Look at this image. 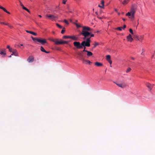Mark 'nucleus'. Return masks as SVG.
<instances>
[{
    "mask_svg": "<svg viewBox=\"0 0 155 155\" xmlns=\"http://www.w3.org/2000/svg\"><path fill=\"white\" fill-rule=\"evenodd\" d=\"M114 83H115L116 85H117L118 86L122 88H124L126 86V85L125 84H117L115 82H114Z\"/></svg>",
    "mask_w": 155,
    "mask_h": 155,
    "instance_id": "nucleus-14",
    "label": "nucleus"
},
{
    "mask_svg": "<svg viewBox=\"0 0 155 155\" xmlns=\"http://www.w3.org/2000/svg\"><path fill=\"white\" fill-rule=\"evenodd\" d=\"M83 63H85V64H90L91 63V62L90 61L87 60H85L84 59H83Z\"/></svg>",
    "mask_w": 155,
    "mask_h": 155,
    "instance_id": "nucleus-17",
    "label": "nucleus"
},
{
    "mask_svg": "<svg viewBox=\"0 0 155 155\" xmlns=\"http://www.w3.org/2000/svg\"><path fill=\"white\" fill-rule=\"evenodd\" d=\"M31 38L35 42L36 41H38V39H39V38H34L33 37H31Z\"/></svg>",
    "mask_w": 155,
    "mask_h": 155,
    "instance_id": "nucleus-24",
    "label": "nucleus"
},
{
    "mask_svg": "<svg viewBox=\"0 0 155 155\" xmlns=\"http://www.w3.org/2000/svg\"><path fill=\"white\" fill-rule=\"evenodd\" d=\"M9 51L11 52H12L13 51H12V48H10L9 49Z\"/></svg>",
    "mask_w": 155,
    "mask_h": 155,
    "instance_id": "nucleus-45",
    "label": "nucleus"
},
{
    "mask_svg": "<svg viewBox=\"0 0 155 155\" xmlns=\"http://www.w3.org/2000/svg\"><path fill=\"white\" fill-rule=\"evenodd\" d=\"M67 1V0H63V4H66V2Z\"/></svg>",
    "mask_w": 155,
    "mask_h": 155,
    "instance_id": "nucleus-42",
    "label": "nucleus"
},
{
    "mask_svg": "<svg viewBox=\"0 0 155 155\" xmlns=\"http://www.w3.org/2000/svg\"><path fill=\"white\" fill-rule=\"evenodd\" d=\"M94 36V34H92L91 33V34L90 35V36H89L90 37H88V38H90L91 37H93Z\"/></svg>",
    "mask_w": 155,
    "mask_h": 155,
    "instance_id": "nucleus-40",
    "label": "nucleus"
},
{
    "mask_svg": "<svg viewBox=\"0 0 155 155\" xmlns=\"http://www.w3.org/2000/svg\"><path fill=\"white\" fill-rule=\"evenodd\" d=\"M122 27H119L117 28V29L119 30L120 31H121L122 30Z\"/></svg>",
    "mask_w": 155,
    "mask_h": 155,
    "instance_id": "nucleus-37",
    "label": "nucleus"
},
{
    "mask_svg": "<svg viewBox=\"0 0 155 155\" xmlns=\"http://www.w3.org/2000/svg\"><path fill=\"white\" fill-rule=\"evenodd\" d=\"M20 5L22 7V8H23V6H24L23 5V4L20 1Z\"/></svg>",
    "mask_w": 155,
    "mask_h": 155,
    "instance_id": "nucleus-44",
    "label": "nucleus"
},
{
    "mask_svg": "<svg viewBox=\"0 0 155 155\" xmlns=\"http://www.w3.org/2000/svg\"><path fill=\"white\" fill-rule=\"evenodd\" d=\"M126 25H124V26H123V27L122 28H123L124 29V28H126Z\"/></svg>",
    "mask_w": 155,
    "mask_h": 155,
    "instance_id": "nucleus-51",
    "label": "nucleus"
},
{
    "mask_svg": "<svg viewBox=\"0 0 155 155\" xmlns=\"http://www.w3.org/2000/svg\"><path fill=\"white\" fill-rule=\"evenodd\" d=\"M107 61L110 64H112V61L110 59L109 60H108Z\"/></svg>",
    "mask_w": 155,
    "mask_h": 155,
    "instance_id": "nucleus-43",
    "label": "nucleus"
},
{
    "mask_svg": "<svg viewBox=\"0 0 155 155\" xmlns=\"http://www.w3.org/2000/svg\"><path fill=\"white\" fill-rule=\"evenodd\" d=\"M146 85L147 88L149 89L150 91L151 90L153 86V84H151L149 83H147L146 84Z\"/></svg>",
    "mask_w": 155,
    "mask_h": 155,
    "instance_id": "nucleus-7",
    "label": "nucleus"
},
{
    "mask_svg": "<svg viewBox=\"0 0 155 155\" xmlns=\"http://www.w3.org/2000/svg\"><path fill=\"white\" fill-rule=\"evenodd\" d=\"M71 38V36H66L65 35L63 36V38H64L65 39H67V38Z\"/></svg>",
    "mask_w": 155,
    "mask_h": 155,
    "instance_id": "nucleus-26",
    "label": "nucleus"
},
{
    "mask_svg": "<svg viewBox=\"0 0 155 155\" xmlns=\"http://www.w3.org/2000/svg\"><path fill=\"white\" fill-rule=\"evenodd\" d=\"M38 17H39L40 18H41L42 17L41 16V15H38Z\"/></svg>",
    "mask_w": 155,
    "mask_h": 155,
    "instance_id": "nucleus-57",
    "label": "nucleus"
},
{
    "mask_svg": "<svg viewBox=\"0 0 155 155\" xmlns=\"http://www.w3.org/2000/svg\"><path fill=\"white\" fill-rule=\"evenodd\" d=\"M23 9L26 10L27 11L28 13H30V12L29 11V10L26 7H25V6H23Z\"/></svg>",
    "mask_w": 155,
    "mask_h": 155,
    "instance_id": "nucleus-23",
    "label": "nucleus"
},
{
    "mask_svg": "<svg viewBox=\"0 0 155 155\" xmlns=\"http://www.w3.org/2000/svg\"><path fill=\"white\" fill-rule=\"evenodd\" d=\"M127 39L128 41L131 42L133 40V38H132V36L130 34H129L128 36L127 37Z\"/></svg>",
    "mask_w": 155,
    "mask_h": 155,
    "instance_id": "nucleus-9",
    "label": "nucleus"
},
{
    "mask_svg": "<svg viewBox=\"0 0 155 155\" xmlns=\"http://www.w3.org/2000/svg\"><path fill=\"white\" fill-rule=\"evenodd\" d=\"M63 28V29L61 30V33L62 34H63L64 33V32L65 30L64 29V28Z\"/></svg>",
    "mask_w": 155,
    "mask_h": 155,
    "instance_id": "nucleus-39",
    "label": "nucleus"
},
{
    "mask_svg": "<svg viewBox=\"0 0 155 155\" xmlns=\"http://www.w3.org/2000/svg\"><path fill=\"white\" fill-rule=\"evenodd\" d=\"M87 55L88 56H91L93 55V53L91 51H87Z\"/></svg>",
    "mask_w": 155,
    "mask_h": 155,
    "instance_id": "nucleus-21",
    "label": "nucleus"
},
{
    "mask_svg": "<svg viewBox=\"0 0 155 155\" xmlns=\"http://www.w3.org/2000/svg\"><path fill=\"white\" fill-rule=\"evenodd\" d=\"M68 41H62V40H61V41H59L58 42H56V43L58 44V45L68 44Z\"/></svg>",
    "mask_w": 155,
    "mask_h": 155,
    "instance_id": "nucleus-8",
    "label": "nucleus"
},
{
    "mask_svg": "<svg viewBox=\"0 0 155 155\" xmlns=\"http://www.w3.org/2000/svg\"><path fill=\"white\" fill-rule=\"evenodd\" d=\"M95 13L97 15L98 13H97V12H95Z\"/></svg>",
    "mask_w": 155,
    "mask_h": 155,
    "instance_id": "nucleus-62",
    "label": "nucleus"
},
{
    "mask_svg": "<svg viewBox=\"0 0 155 155\" xmlns=\"http://www.w3.org/2000/svg\"><path fill=\"white\" fill-rule=\"evenodd\" d=\"M95 64L98 67L101 66L103 65V64L102 63L99 62H96L95 63Z\"/></svg>",
    "mask_w": 155,
    "mask_h": 155,
    "instance_id": "nucleus-20",
    "label": "nucleus"
},
{
    "mask_svg": "<svg viewBox=\"0 0 155 155\" xmlns=\"http://www.w3.org/2000/svg\"><path fill=\"white\" fill-rule=\"evenodd\" d=\"M9 27H10V28H12V26H9Z\"/></svg>",
    "mask_w": 155,
    "mask_h": 155,
    "instance_id": "nucleus-64",
    "label": "nucleus"
},
{
    "mask_svg": "<svg viewBox=\"0 0 155 155\" xmlns=\"http://www.w3.org/2000/svg\"><path fill=\"white\" fill-rule=\"evenodd\" d=\"M11 48L10 47V46L9 45H8L7 46V48L9 49V48Z\"/></svg>",
    "mask_w": 155,
    "mask_h": 155,
    "instance_id": "nucleus-49",
    "label": "nucleus"
},
{
    "mask_svg": "<svg viewBox=\"0 0 155 155\" xmlns=\"http://www.w3.org/2000/svg\"><path fill=\"white\" fill-rule=\"evenodd\" d=\"M131 58L132 60H135V58H133V57H132Z\"/></svg>",
    "mask_w": 155,
    "mask_h": 155,
    "instance_id": "nucleus-56",
    "label": "nucleus"
},
{
    "mask_svg": "<svg viewBox=\"0 0 155 155\" xmlns=\"http://www.w3.org/2000/svg\"><path fill=\"white\" fill-rule=\"evenodd\" d=\"M87 50H86L85 49H84L83 51H81V52H87Z\"/></svg>",
    "mask_w": 155,
    "mask_h": 155,
    "instance_id": "nucleus-47",
    "label": "nucleus"
},
{
    "mask_svg": "<svg viewBox=\"0 0 155 155\" xmlns=\"http://www.w3.org/2000/svg\"><path fill=\"white\" fill-rule=\"evenodd\" d=\"M73 45L77 49H80L82 48L81 43H80L79 41H75L74 42Z\"/></svg>",
    "mask_w": 155,
    "mask_h": 155,
    "instance_id": "nucleus-2",
    "label": "nucleus"
},
{
    "mask_svg": "<svg viewBox=\"0 0 155 155\" xmlns=\"http://www.w3.org/2000/svg\"><path fill=\"white\" fill-rule=\"evenodd\" d=\"M38 42L40 43L41 45H43L45 43H47V42L45 38L42 39H38Z\"/></svg>",
    "mask_w": 155,
    "mask_h": 155,
    "instance_id": "nucleus-4",
    "label": "nucleus"
},
{
    "mask_svg": "<svg viewBox=\"0 0 155 155\" xmlns=\"http://www.w3.org/2000/svg\"><path fill=\"white\" fill-rule=\"evenodd\" d=\"M70 39L73 40L77 41L78 40V38L74 35L71 36Z\"/></svg>",
    "mask_w": 155,
    "mask_h": 155,
    "instance_id": "nucleus-13",
    "label": "nucleus"
},
{
    "mask_svg": "<svg viewBox=\"0 0 155 155\" xmlns=\"http://www.w3.org/2000/svg\"><path fill=\"white\" fill-rule=\"evenodd\" d=\"M34 61V59L33 58H31L30 57H29L27 59V61L29 62H32Z\"/></svg>",
    "mask_w": 155,
    "mask_h": 155,
    "instance_id": "nucleus-19",
    "label": "nucleus"
},
{
    "mask_svg": "<svg viewBox=\"0 0 155 155\" xmlns=\"http://www.w3.org/2000/svg\"><path fill=\"white\" fill-rule=\"evenodd\" d=\"M5 25L9 26V24L8 23H5Z\"/></svg>",
    "mask_w": 155,
    "mask_h": 155,
    "instance_id": "nucleus-53",
    "label": "nucleus"
},
{
    "mask_svg": "<svg viewBox=\"0 0 155 155\" xmlns=\"http://www.w3.org/2000/svg\"><path fill=\"white\" fill-rule=\"evenodd\" d=\"M104 1L103 0H102L101 1V4L102 5H103V6H104Z\"/></svg>",
    "mask_w": 155,
    "mask_h": 155,
    "instance_id": "nucleus-41",
    "label": "nucleus"
},
{
    "mask_svg": "<svg viewBox=\"0 0 155 155\" xmlns=\"http://www.w3.org/2000/svg\"><path fill=\"white\" fill-rule=\"evenodd\" d=\"M86 46H83V48H84V49H85L86 48Z\"/></svg>",
    "mask_w": 155,
    "mask_h": 155,
    "instance_id": "nucleus-55",
    "label": "nucleus"
},
{
    "mask_svg": "<svg viewBox=\"0 0 155 155\" xmlns=\"http://www.w3.org/2000/svg\"><path fill=\"white\" fill-rule=\"evenodd\" d=\"M91 41L90 38H87V42L86 46L89 47L90 46V43Z\"/></svg>",
    "mask_w": 155,
    "mask_h": 155,
    "instance_id": "nucleus-10",
    "label": "nucleus"
},
{
    "mask_svg": "<svg viewBox=\"0 0 155 155\" xmlns=\"http://www.w3.org/2000/svg\"><path fill=\"white\" fill-rule=\"evenodd\" d=\"M75 25L76 26V27L77 28H79L82 27L81 26L78 25V24H77V23H75Z\"/></svg>",
    "mask_w": 155,
    "mask_h": 155,
    "instance_id": "nucleus-32",
    "label": "nucleus"
},
{
    "mask_svg": "<svg viewBox=\"0 0 155 155\" xmlns=\"http://www.w3.org/2000/svg\"><path fill=\"white\" fill-rule=\"evenodd\" d=\"M12 54H11V55H14L15 56H18V54L17 52V51L16 49H14V51H13L12 52Z\"/></svg>",
    "mask_w": 155,
    "mask_h": 155,
    "instance_id": "nucleus-11",
    "label": "nucleus"
},
{
    "mask_svg": "<svg viewBox=\"0 0 155 155\" xmlns=\"http://www.w3.org/2000/svg\"><path fill=\"white\" fill-rule=\"evenodd\" d=\"M49 40L51 41H53L55 43L56 45H58V44H57V42H58V39H53V38H50Z\"/></svg>",
    "mask_w": 155,
    "mask_h": 155,
    "instance_id": "nucleus-12",
    "label": "nucleus"
},
{
    "mask_svg": "<svg viewBox=\"0 0 155 155\" xmlns=\"http://www.w3.org/2000/svg\"><path fill=\"white\" fill-rule=\"evenodd\" d=\"M81 34L84 36L83 39L84 40H86L87 38H88L91 34V32L88 31H82Z\"/></svg>",
    "mask_w": 155,
    "mask_h": 155,
    "instance_id": "nucleus-1",
    "label": "nucleus"
},
{
    "mask_svg": "<svg viewBox=\"0 0 155 155\" xmlns=\"http://www.w3.org/2000/svg\"><path fill=\"white\" fill-rule=\"evenodd\" d=\"M87 39L86 40H84L81 43V46L82 47V48H83V46H85L86 45Z\"/></svg>",
    "mask_w": 155,
    "mask_h": 155,
    "instance_id": "nucleus-16",
    "label": "nucleus"
},
{
    "mask_svg": "<svg viewBox=\"0 0 155 155\" xmlns=\"http://www.w3.org/2000/svg\"><path fill=\"white\" fill-rule=\"evenodd\" d=\"M45 53H49V51H45Z\"/></svg>",
    "mask_w": 155,
    "mask_h": 155,
    "instance_id": "nucleus-54",
    "label": "nucleus"
},
{
    "mask_svg": "<svg viewBox=\"0 0 155 155\" xmlns=\"http://www.w3.org/2000/svg\"><path fill=\"white\" fill-rule=\"evenodd\" d=\"M131 15V14L130 13V12H128L126 14V16H129V17Z\"/></svg>",
    "mask_w": 155,
    "mask_h": 155,
    "instance_id": "nucleus-34",
    "label": "nucleus"
},
{
    "mask_svg": "<svg viewBox=\"0 0 155 155\" xmlns=\"http://www.w3.org/2000/svg\"><path fill=\"white\" fill-rule=\"evenodd\" d=\"M0 54L2 55H5L6 54V53L5 52H3L2 51H1L0 52Z\"/></svg>",
    "mask_w": 155,
    "mask_h": 155,
    "instance_id": "nucleus-31",
    "label": "nucleus"
},
{
    "mask_svg": "<svg viewBox=\"0 0 155 155\" xmlns=\"http://www.w3.org/2000/svg\"><path fill=\"white\" fill-rule=\"evenodd\" d=\"M122 20H123L124 21H125V20H126V19H125V18H122Z\"/></svg>",
    "mask_w": 155,
    "mask_h": 155,
    "instance_id": "nucleus-58",
    "label": "nucleus"
},
{
    "mask_svg": "<svg viewBox=\"0 0 155 155\" xmlns=\"http://www.w3.org/2000/svg\"><path fill=\"white\" fill-rule=\"evenodd\" d=\"M154 54L151 57L152 58L154 57Z\"/></svg>",
    "mask_w": 155,
    "mask_h": 155,
    "instance_id": "nucleus-60",
    "label": "nucleus"
},
{
    "mask_svg": "<svg viewBox=\"0 0 155 155\" xmlns=\"http://www.w3.org/2000/svg\"><path fill=\"white\" fill-rule=\"evenodd\" d=\"M129 1V0H124L122 3L124 5H126L128 2Z\"/></svg>",
    "mask_w": 155,
    "mask_h": 155,
    "instance_id": "nucleus-22",
    "label": "nucleus"
},
{
    "mask_svg": "<svg viewBox=\"0 0 155 155\" xmlns=\"http://www.w3.org/2000/svg\"><path fill=\"white\" fill-rule=\"evenodd\" d=\"M68 10L70 13H72V11L69 8H68Z\"/></svg>",
    "mask_w": 155,
    "mask_h": 155,
    "instance_id": "nucleus-46",
    "label": "nucleus"
},
{
    "mask_svg": "<svg viewBox=\"0 0 155 155\" xmlns=\"http://www.w3.org/2000/svg\"><path fill=\"white\" fill-rule=\"evenodd\" d=\"M5 12L8 14H10V13L7 10Z\"/></svg>",
    "mask_w": 155,
    "mask_h": 155,
    "instance_id": "nucleus-52",
    "label": "nucleus"
},
{
    "mask_svg": "<svg viewBox=\"0 0 155 155\" xmlns=\"http://www.w3.org/2000/svg\"><path fill=\"white\" fill-rule=\"evenodd\" d=\"M134 37L137 40H138L140 41H142L143 38V37L142 36H134Z\"/></svg>",
    "mask_w": 155,
    "mask_h": 155,
    "instance_id": "nucleus-6",
    "label": "nucleus"
},
{
    "mask_svg": "<svg viewBox=\"0 0 155 155\" xmlns=\"http://www.w3.org/2000/svg\"><path fill=\"white\" fill-rule=\"evenodd\" d=\"M0 8L3 10L5 12L6 11V10L4 7L0 5Z\"/></svg>",
    "mask_w": 155,
    "mask_h": 155,
    "instance_id": "nucleus-30",
    "label": "nucleus"
},
{
    "mask_svg": "<svg viewBox=\"0 0 155 155\" xmlns=\"http://www.w3.org/2000/svg\"><path fill=\"white\" fill-rule=\"evenodd\" d=\"M12 55H10L9 56H8V57H9V58H11V57H12Z\"/></svg>",
    "mask_w": 155,
    "mask_h": 155,
    "instance_id": "nucleus-61",
    "label": "nucleus"
},
{
    "mask_svg": "<svg viewBox=\"0 0 155 155\" xmlns=\"http://www.w3.org/2000/svg\"><path fill=\"white\" fill-rule=\"evenodd\" d=\"M98 45V44L96 42H95L94 45L93 46V48H95L96 46Z\"/></svg>",
    "mask_w": 155,
    "mask_h": 155,
    "instance_id": "nucleus-35",
    "label": "nucleus"
},
{
    "mask_svg": "<svg viewBox=\"0 0 155 155\" xmlns=\"http://www.w3.org/2000/svg\"><path fill=\"white\" fill-rule=\"evenodd\" d=\"M129 18L131 20H133L134 18V15L131 14V15L129 17Z\"/></svg>",
    "mask_w": 155,
    "mask_h": 155,
    "instance_id": "nucleus-27",
    "label": "nucleus"
},
{
    "mask_svg": "<svg viewBox=\"0 0 155 155\" xmlns=\"http://www.w3.org/2000/svg\"><path fill=\"white\" fill-rule=\"evenodd\" d=\"M130 12L132 15H134L135 12V8L133 7H132Z\"/></svg>",
    "mask_w": 155,
    "mask_h": 155,
    "instance_id": "nucleus-15",
    "label": "nucleus"
},
{
    "mask_svg": "<svg viewBox=\"0 0 155 155\" xmlns=\"http://www.w3.org/2000/svg\"><path fill=\"white\" fill-rule=\"evenodd\" d=\"M26 31L27 33L31 34H32L36 36L37 35V33H36L34 32L31 31H29L28 30H26Z\"/></svg>",
    "mask_w": 155,
    "mask_h": 155,
    "instance_id": "nucleus-18",
    "label": "nucleus"
},
{
    "mask_svg": "<svg viewBox=\"0 0 155 155\" xmlns=\"http://www.w3.org/2000/svg\"><path fill=\"white\" fill-rule=\"evenodd\" d=\"M83 30L82 31H91V29L89 27L86 26L83 27Z\"/></svg>",
    "mask_w": 155,
    "mask_h": 155,
    "instance_id": "nucleus-5",
    "label": "nucleus"
},
{
    "mask_svg": "<svg viewBox=\"0 0 155 155\" xmlns=\"http://www.w3.org/2000/svg\"><path fill=\"white\" fill-rule=\"evenodd\" d=\"M5 22H0V24H2V25H5Z\"/></svg>",
    "mask_w": 155,
    "mask_h": 155,
    "instance_id": "nucleus-50",
    "label": "nucleus"
},
{
    "mask_svg": "<svg viewBox=\"0 0 155 155\" xmlns=\"http://www.w3.org/2000/svg\"><path fill=\"white\" fill-rule=\"evenodd\" d=\"M64 22H65V24L67 25H68L69 24V22L66 19L64 20Z\"/></svg>",
    "mask_w": 155,
    "mask_h": 155,
    "instance_id": "nucleus-38",
    "label": "nucleus"
},
{
    "mask_svg": "<svg viewBox=\"0 0 155 155\" xmlns=\"http://www.w3.org/2000/svg\"><path fill=\"white\" fill-rule=\"evenodd\" d=\"M131 70V69L130 68H128L126 70V72L127 73L130 72Z\"/></svg>",
    "mask_w": 155,
    "mask_h": 155,
    "instance_id": "nucleus-33",
    "label": "nucleus"
},
{
    "mask_svg": "<svg viewBox=\"0 0 155 155\" xmlns=\"http://www.w3.org/2000/svg\"><path fill=\"white\" fill-rule=\"evenodd\" d=\"M46 17H48L50 19L53 21L54 20L55 18H57V17L56 16H55L52 15H48L47 14L46 15Z\"/></svg>",
    "mask_w": 155,
    "mask_h": 155,
    "instance_id": "nucleus-3",
    "label": "nucleus"
},
{
    "mask_svg": "<svg viewBox=\"0 0 155 155\" xmlns=\"http://www.w3.org/2000/svg\"><path fill=\"white\" fill-rule=\"evenodd\" d=\"M129 31L130 32L131 34H134L133 30H132V29L131 28H130L129 29Z\"/></svg>",
    "mask_w": 155,
    "mask_h": 155,
    "instance_id": "nucleus-36",
    "label": "nucleus"
},
{
    "mask_svg": "<svg viewBox=\"0 0 155 155\" xmlns=\"http://www.w3.org/2000/svg\"><path fill=\"white\" fill-rule=\"evenodd\" d=\"M106 58L107 61H108V60L110 59V56L109 55H107L106 56Z\"/></svg>",
    "mask_w": 155,
    "mask_h": 155,
    "instance_id": "nucleus-28",
    "label": "nucleus"
},
{
    "mask_svg": "<svg viewBox=\"0 0 155 155\" xmlns=\"http://www.w3.org/2000/svg\"><path fill=\"white\" fill-rule=\"evenodd\" d=\"M20 46H23V44H20Z\"/></svg>",
    "mask_w": 155,
    "mask_h": 155,
    "instance_id": "nucleus-63",
    "label": "nucleus"
},
{
    "mask_svg": "<svg viewBox=\"0 0 155 155\" xmlns=\"http://www.w3.org/2000/svg\"><path fill=\"white\" fill-rule=\"evenodd\" d=\"M115 11L116 12H117V9H115Z\"/></svg>",
    "mask_w": 155,
    "mask_h": 155,
    "instance_id": "nucleus-59",
    "label": "nucleus"
},
{
    "mask_svg": "<svg viewBox=\"0 0 155 155\" xmlns=\"http://www.w3.org/2000/svg\"><path fill=\"white\" fill-rule=\"evenodd\" d=\"M98 7H100V8H104V6H103V5H102V6H101L100 5H98Z\"/></svg>",
    "mask_w": 155,
    "mask_h": 155,
    "instance_id": "nucleus-48",
    "label": "nucleus"
},
{
    "mask_svg": "<svg viewBox=\"0 0 155 155\" xmlns=\"http://www.w3.org/2000/svg\"><path fill=\"white\" fill-rule=\"evenodd\" d=\"M56 25L57 26H58L61 29L63 28L58 23H56Z\"/></svg>",
    "mask_w": 155,
    "mask_h": 155,
    "instance_id": "nucleus-29",
    "label": "nucleus"
},
{
    "mask_svg": "<svg viewBox=\"0 0 155 155\" xmlns=\"http://www.w3.org/2000/svg\"><path fill=\"white\" fill-rule=\"evenodd\" d=\"M40 50L41 51L44 52H45V50L42 46L41 47Z\"/></svg>",
    "mask_w": 155,
    "mask_h": 155,
    "instance_id": "nucleus-25",
    "label": "nucleus"
}]
</instances>
